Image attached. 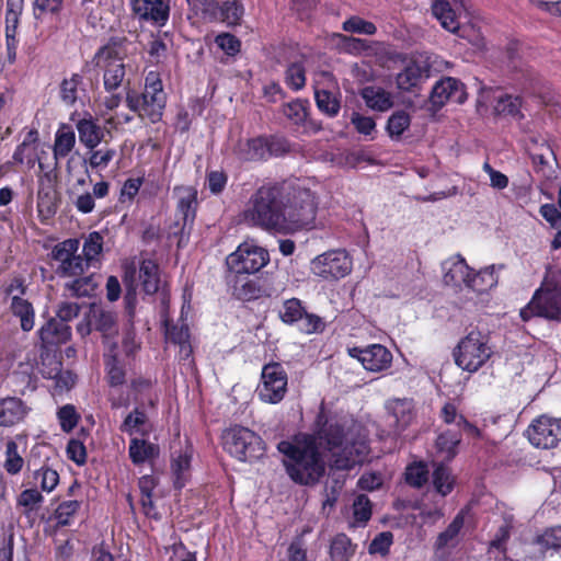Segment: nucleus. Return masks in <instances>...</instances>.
<instances>
[{
  "label": "nucleus",
  "instance_id": "ea45409f",
  "mask_svg": "<svg viewBox=\"0 0 561 561\" xmlns=\"http://www.w3.org/2000/svg\"><path fill=\"white\" fill-rule=\"evenodd\" d=\"M462 431L448 428L442 432L435 442L437 451L444 455L446 460H451L458 454V446L462 439Z\"/></svg>",
  "mask_w": 561,
  "mask_h": 561
},
{
  "label": "nucleus",
  "instance_id": "bf43d9fd",
  "mask_svg": "<svg viewBox=\"0 0 561 561\" xmlns=\"http://www.w3.org/2000/svg\"><path fill=\"white\" fill-rule=\"evenodd\" d=\"M410 124V115L405 111H397L388 118L386 130L391 139L398 140Z\"/></svg>",
  "mask_w": 561,
  "mask_h": 561
},
{
  "label": "nucleus",
  "instance_id": "b1692460",
  "mask_svg": "<svg viewBox=\"0 0 561 561\" xmlns=\"http://www.w3.org/2000/svg\"><path fill=\"white\" fill-rule=\"evenodd\" d=\"M439 417L445 424L455 425L454 430L462 431L469 438L479 439L482 436L481 430L469 422L465 415L458 413L457 407L453 402H446L443 405Z\"/></svg>",
  "mask_w": 561,
  "mask_h": 561
},
{
  "label": "nucleus",
  "instance_id": "4c0bfd02",
  "mask_svg": "<svg viewBox=\"0 0 561 561\" xmlns=\"http://www.w3.org/2000/svg\"><path fill=\"white\" fill-rule=\"evenodd\" d=\"M93 321V329L101 333L104 339L113 337L118 333L116 316L110 310L95 308L90 311Z\"/></svg>",
  "mask_w": 561,
  "mask_h": 561
},
{
  "label": "nucleus",
  "instance_id": "6e6552de",
  "mask_svg": "<svg viewBox=\"0 0 561 561\" xmlns=\"http://www.w3.org/2000/svg\"><path fill=\"white\" fill-rule=\"evenodd\" d=\"M226 284L231 297L241 302L271 298L275 291L267 278L256 274L228 272Z\"/></svg>",
  "mask_w": 561,
  "mask_h": 561
},
{
  "label": "nucleus",
  "instance_id": "6e6d98bb",
  "mask_svg": "<svg viewBox=\"0 0 561 561\" xmlns=\"http://www.w3.org/2000/svg\"><path fill=\"white\" fill-rule=\"evenodd\" d=\"M39 173L37 175V190L58 191V162L54 160L53 165L38 161Z\"/></svg>",
  "mask_w": 561,
  "mask_h": 561
},
{
  "label": "nucleus",
  "instance_id": "4d7b16f0",
  "mask_svg": "<svg viewBox=\"0 0 561 561\" xmlns=\"http://www.w3.org/2000/svg\"><path fill=\"white\" fill-rule=\"evenodd\" d=\"M496 276L493 270L484 268L479 272L472 270L468 288L478 294H483L496 284Z\"/></svg>",
  "mask_w": 561,
  "mask_h": 561
},
{
  "label": "nucleus",
  "instance_id": "a211bd4d",
  "mask_svg": "<svg viewBox=\"0 0 561 561\" xmlns=\"http://www.w3.org/2000/svg\"><path fill=\"white\" fill-rule=\"evenodd\" d=\"M467 100L465 84L453 77H446L435 83L430 101L436 108L443 107L448 102L462 104Z\"/></svg>",
  "mask_w": 561,
  "mask_h": 561
},
{
  "label": "nucleus",
  "instance_id": "69168bd1",
  "mask_svg": "<svg viewBox=\"0 0 561 561\" xmlns=\"http://www.w3.org/2000/svg\"><path fill=\"white\" fill-rule=\"evenodd\" d=\"M43 502H44V496L35 488H30V489L23 490L16 499V505L24 507L25 514H28L31 512L38 510V507L41 506V504Z\"/></svg>",
  "mask_w": 561,
  "mask_h": 561
},
{
  "label": "nucleus",
  "instance_id": "0e129e2a",
  "mask_svg": "<svg viewBox=\"0 0 561 561\" xmlns=\"http://www.w3.org/2000/svg\"><path fill=\"white\" fill-rule=\"evenodd\" d=\"M96 283L93 275L78 277L70 284H67L68 289L72 296L76 297H91L96 289Z\"/></svg>",
  "mask_w": 561,
  "mask_h": 561
},
{
  "label": "nucleus",
  "instance_id": "5701e85b",
  "mask_svg": "<svg viewBox=\"0 0 561 561\" xmlns=\"http://www.w3.org/2000/svg\"><path fill=\"white\" fill-rule=\"evenodd\" d=\"M30 408L18 397L0 399V427H12L24 421Z\"/></svg>",
  "mask_w": 561,
  "mask_h": 561
},
{
  "label": "nucleus",
  "instance_id": "c756f323",
  "mask_svg": "<svg viewBox=\"0 0 561 561\" xmlns=\"http://www.w3.org/2000/svg\"><path fill=\"white\" fill-rule=\"evenodd\" d=\"M139 280L147 295H154L160 288V266L152 259H142L139 262Z\"/></svg>",
  "mask_w": 561,
  "mask_h": 561
},
{
  "label": "nucleus",
  "instance_id": "ddd939ff",
  "mask_svg": "<svg viewBox=\"0 0 561 561\" xmlns=\"http://www.w3.org/2000/svg\"><path fill=\"white\" fill-rule=\"evenodd\" d=\"M49 447L45 444H36L32 447L27 457V468H33V478L39 482L41 490L51 492L59 483V473L48 465V456L45 450Z\"/></svg>",
  "mask_w": 561,
  "mask_h": 561
},
{
  "label": "nucleus",
  "instance_id": "58836bf2",
  "mask_svg": "<svg viewBox=\"0 0 561 561\" xmlns=\"http://www.w3.org/2000/svg\"><path fill=\"white\" fill-rule=\"evenodd\" d=\"M432 483L437 494L445 497L449 495L456 486V477L451 469L445 463H437L432 473Z\"/></svg>",
  "mask_w": 561,
  "mask_h": 561
},
{
  "label": "nucleus",
  "instance_id": "680f3d73",
  "mask_svg": "<svg viewBox=\"0 0 561 561\" xmlns=\"http://www.w3.org/2000/svg\"><path fill=\"white\" fill-rule=\"evenodd\" d=\"M24 459L18 451V444L10 439L5 444V459L3 463V468L5 471L11 474H18L24 466Z\"/></svg>",
  "mask_w": 561,
  "mask_h": 561
},
{
  "label": "nucleus",
  "instance_id": "4be33fe9",
  "mask_svg": "<svg viewBox=\"0 0 561 561\" xmlns=\"http://www.w3.org/2000/svg\"><path fill=\"white\" fill-rule=\"evenodd\" d=\"M465 526V513L460 511L453 518L449 525L438 534L433 548L436 556L443 557L446 549H454L459 543V535Z\"/></svg>",
  "mask_w": 561,
  "mask_h": 561
},
{
  "label": "nucleus",
  "instance_id": "f03ea898",
  "mask_svg": "<svg viewBox=\"0 0 561 561\" xmlns=\"http://www.w3.org/2000/svg\"><path fill=\"white\" fill-rule=\"evenodd\" d=\"M290 194L287 181H268L259 186L250 196L244 219L265 231H282L285 204Z\"/></svg>",
  "mask_w": 561,
  "mask_h": 561
},
{
  "label": "nucleus",
  "instance_id": "09e8293b",
  "mask_svg": "<svg viewBox=\"0 0 561 561\" xmlns=\"http://www.w3.org/2000/svg\"><path fill=\"white\" fill-rule=\"evenodd\" d=\"M104 238L99 231H92L83 242L82 253L85 260V265H94L99 262L100 255L103 252Z\"/></svg>",
  "mask_w": 561,
  "mask_h": 561
},
{
  "label": "nucleus",
  "instance_id": "9b49d317",
  "mask_svg": "<svg viewBox=\"0 0 561 561\" xmlns=\"http://www.w3.org/2000/svg\"><path fill=\"white\" fill-rule=\"evenodd\" d=\"M529 443L539 449H552L561 443V417L541 414L525 431Z\"/></svg>",
  "mask_w": 561,
  "mask_h": 561
},
{
  "label": "nucleus",
  "instance_id": "f257e3e1",
  "mask_svg": "<svg viewBox=\"0 0 561 561\" xmlns=\"http://www.w3.org/2000/svg\"><path fill=\"white\" fill-rule=\"evenodd\" d=\"M320 447L331 453V467L351 470L365 461L369 446L355 425L342 417H327L320 412L314 421L313 433H299L290 440L277 444L283 455V466L293 482L314 485L325 474V462Z\"/></svg>",
  "mask_w": 561,
  "mask_h": 561
},
{
  "label": "nucleus",
  "instance_id": "cd10ccee",
  "mask_svg": "<svg viewBox=\"0 0 561 561\" xmlns=\"http://www.w3.org/2000/svg\"><path fill=\"white\" fill-rule=\"evenodd\" d=\"M76 127L79 140L87 149H94L99 147L104 139V128L91 116L79 119Z\"/></svg>",
  "mask_w": 561,
  "mask_h": 561
},
{
  "label": "nucleus",
  "instance_id": "de8ad7c7",
  "mask_svg": "<svg viewBox=\"0 0 561 561\" xmlns=\"http://www.w3.org/2000/svg\"><path fill=\"white\" fill-rule=\"evenodd\" d=\"M304 60L289 62L285 70V83L291 91H300L306 87L307 76Z\"/></svg>",
  "mask_w": 561,
  "mask_h": 561
},
{
  "label": "nucleus",
  "instance_id": "bb28decb",
  "mask_svg": "<svg viewBox=\"0 0 561 561\" xmlns=\"http://www.w3.org/2000/svg\"><path fill=\"white\" fill-rule=\"evenodd\" d=\"M38 141V131L36 129H30L23 141L16 146L12 159L16 164H25L27 170L35 167L36 162L41 161L37 151L36 144Z\"/></svg>",
  "mask_w": 561,
  "mask_h": 561
},
{
  "label": "nucleus",
  "instance_id": "864d4df0",
  "mask_svg": "<svg viewBox=\"0 0 561 561\" xmlns=\"http://www.w3.org/2000/svg\"><path fill=\"white\" fill-rule=\"evenodd\" d=\"M88 158L84 160L85 163L92 170H104L108 167L111 161L116 157L117 151L114 148L103 147V148H94L88 149Z\"/></svg>",
  "mask_w": 561,
  "mask_h": 561
},
{
  "label": "nucleus",
  "instance_id": "39448f33",
  "mask_svg": "<svg viewBox=\"0 0 561 561\" xmlns=\"http://www.w3.org/2000/svg\"><path fill=\"white\" fill-rule=\"evenodd\" d=\"M222 447L231 457L241 462H254L263 458L266 444L254 431L232 425L221 434Z\"/></svg>",
  "mask_w": 561,
  "mask_h": 561
},
{
  "label": "nucleus",
  "instance_id": "c85d7f7f",
  "mask_svg": "<svg viewBox=\"0 0 561 561\" xmlns=\"http://www.w3.org/2000/svg\"><path fill=\"white\" fill-rule=\"evenodd\" d=\"M159 446L148 442L145 437H133L129 440L128 456L135 466L154 460L159 456Z\"/></svg>",
  "mask_w": 561,
  "mask_h": 561
},
{
  "label": "nucleus",
  "instance_id": "473e14b6",
  "mask_svg": "<svg viewBox=\"0 0 561 561\" xmlns=\"http://www.w3.org/2000/svg\"><path fill=\"white\" fill-rule=\"evenodd\" d=\"M76 146V134L68 124H61L56 134L53 146L54 160L59 161L66 158Z\"/></svg>",
  "mask_w": 561,
  "mask_h": 561
},
{
  "label": "nucleus",
  "instance_id": "6ab92c4d",
  "mask_svg": "<svg viewBox=\"0 0 561 561\" xmlns=\"http://www.w3.org/2000/svg\"><path fill=\"white\" fill-rule=\"evenodd\" d=\"M462 8L461 0H433L431 5L432 14L442 27L455 34L460 28L459 14Z\"/></svg>",
  "mask_w": 561,
  "mask_h": 561
},
{
  "label": "nucleus",
  "instance_id": "f3484780",
  "mask_svg": "<svg viewBox=\"0 0 561 561\" xmlns=\"http://www.w3.org/2000/svg\"><path fill=\"white\" fill-rule=\"evenodd\" d=\"M561 549V527H550L537 535L525 548V561H543L549 551Z\"/></svg>",
  "mask_w": 561,
  "mask_h": 561
},
{
  "label": "nucleus",
  "instance_id": "e433bc0d",
  "mask_svg": "<svg viewBox=\"0 0 561 561\" xmlns=\"http://www.w3.org/2000/svg\"><path fill=\"white\" fill-rule=\"evenodd\" d=\"M360 96L374 111L386 112L393 105L391 94L380 87L367 85L362 89Z\"/></svg>",
  "mask_w": 561,
  "mask_h": 561
},
{
  "label": "nucleus",
  "instance_id": "2eb2a0df",
  "mask_svg": "<svg viewBox=\"0 0 561 561\" xmlns=\"http://www.w3.org/2000/svg\"><path fill=\"white\" fill-rule=\"evenodd\" d=\"M347 354L357 359L367 371L380 373L388 369L392 363L391 352L381 344H370L366 347L353 346Z\"/></svg>",
  "mask_w": 561,
  "mask_h": 561
},
{
  "label": "nucleus",
  "instance_id": "13d9d810",
  "mask_svg": "<svg viewBox=\"0 0 561 561\" xmlns=\"http://www.w3.org/2000/svg\"><path fill=\"white\" fill-rule=\"evenodd\" d=\"M106 378L110 387L122 386L126 379L124 364L116 354L105 357Z\"/></svg>",
  "mask_w": 561,
  "mask_h": 561
},
{
  "label": "nucleus",
  "instance_id": "c9c22d12",
  "mask_svg": "<svg viewBox=\"0 0 561 561\" xmlns=\"http://www.w3.org/2000/svg\"><path fill=\"white\" fill-rule=\"evenodd\" d=\"M472 274V268L467 264L466 260L458 255L455 260L450 261L449 267L444 274V282L447 285L460 287L465 285L468 288V283Z\"/></svg>",
  "mask_w": 561,
  "mask_h": 561
},
{
  "label": "nucleus",
  "instance_id": "aec40b11",
  "mask_svg": "<svg viewBox=\"0 0 561 561\" xmlns=\"http://www.w3.org/2000/svg\"><path fill=\"white\" fill-rule=\"evenodd\" d=\"M127 43L128 39L125 36H111L98 48L92 61L95 66L125 62Z\"/></svg>",
  "mask_w": 561,
  "mask_h": 561
},
{
  "label": "nucleus",
  "instance_id": "f704fd0d",
  "mask_svg": "<svg viewBox=\"0 0 561 561\" xmlns=\"http://www.w3.org/2000/svg\"><path fill=\"white\" fill-rule=\"evenodd\" d=\"M148 421L146 411L136 407L125 416L119 425V431L130 436L139 434L141 437H146L150 434V428H146Z\"/></svg>",
  "mask_w": 561,
  "mask_h": 561
},
{
  "label": "nucleus",
  "instance_id": "8fccbe9b",
  "mask_svg": "<svg viewBox=\"0 0 561 561\" xmlns=\"http://www.w3.org/2000/svg\"><path fill=\"white\" fill-rule=\"evenodd\" d=\"M220 21L228 26L240 25L244 7L240 0H227L218 7Z\"/></svg>",
  "mask_w": 561,
  "mask_h": 561
},
{
  "label": "nucleus",
  "instance_id": "c03bdc74",
  "mask_svg": "<svg viewBox=\"0 0 561 561\" xmlns=\"http://www.w3.org/2000/svg\"><path fill=\"white\" fill-rule=\"evenodd\" d=\"M403 476L404 481L409 486L421 489L428 482V466L423 460L413 461L405 467Z\"/></svg>",
  "mask_w": 561,
  "mask_h": 561
},
{
  "label": "nucleus",
  "instance_id": "3c124183",
  "mask_svg": "<svg viewBox=\"0 0 561 561\" xmlns=\"http://www.w3.org/2000/svg\"><path fill=\"white\" fill-rule=\"evenodd\" d=\"M522 104V96L505 93L497 98L494 113L500 116L523 117L520 113Z\"/></svg>",
  "mask_w": 561,
  "mask_h": 561
},
{
  "label": "nucleus",
  "instance_id": "5fc2aeb1",
  "mask_svg": "<svg viewBox=\"0 0 561 561\" xmlns=\"http://www.w3.org/2000/svg\"><path fill=\"white\" fill-rule=\"evenodd\" d=\"M305 307L302 301L298 298H289L283 302L282 309L278 312L282 322L288 325H294L299 322L304 316Z\"/></svg>",
  "mask_w": 561,
  "mask_h": 561
},
{
  "label": "nucleus",
  "instance_id": "e2e57ef3",
  "mask_svg": "<svg viewBox=\"0 0 561 561\" xmlns=\"http://www.w3.org/2000/svg\"><path fill=\"white\" fill-rule=\"evenodd\" d=\"M57 420L61 431L70 433L77 427L81 420V415L73 404L68 403L57 410Z\"/></svg>",
  "mask_w": 561,
  "mask_h": 561
},
{
  "label": "nucleus",
  "instance_id": "a18cd8bd",
  "mask_svg": "<svg viewBox=\"0 0 561 561\" xmlns=\"http://www.w3.org/2000/svg\"><path fill=\"white\" fill-rule=\"evenodd\" d=\"M355 548L352 543L351 538L340 533L335 535L330 543V558L332 561H348V559L355 553Z\"/></svg>",
  "mask_w": 561,
  "mask_h": 561
},
{
  "label": "nucleus",
  "instance_id": "f8f14e48",
  "mask_svg": "<svg viewBox=\"0 0 561 561\" xmlns=\"http://www.w3.org/2000/svg\"><path fill=\"white\" fill-rule=\"evenodd\" d=\"M353 263L345 250H332L312 261V272L323 279L343 278L352 272Z\"/></svg>",
  "mask_w": 561,
  "mask_h": 561
},
{
  "label": "nucleus",
  "instance_id": "0eeeda50",
  "mask_svg": "<svg viewBox=\"0 0 561 561\" xmlns=\"http://www.w3.org/2000/svg\"><path fill=\"white\" fill-rule=\"evenodd\" d=\"M519 317L524 322L541 318L561 323V285L557 283L542 284L534 291L527 305L520 309Z\"/></svg>",
  "mask_w": 561,
  "mask_h": 561
},
{
  "label": "nucleus",
  "instance_id": "7c9ffc66",
  "mask_svg": "<svg viewBox=\"0 0 561 561\" xmlns=\"http://www.w3.org/2000/svg\"><path fill=\"white\" fill-rule=\"evenodd\" d=\"M193 457L192 446H187L185 450L173 457L171 460V472L173 477V486L182 490L190 479V469Z\"/></svg>",
  "mask_w": 561,
  "mask_h": 561
},
{
  "label": "nucleus",
  "instance_id": "a878e982",
  "mask_svg": "<svg viewBox=\"0 0 561 561\" xmlns=\"http://www.w3.org/2000/svg\"><path fill=\"white\" fill-rule=\"evenodd\" d=\"M233 152L242 162H264L267 161L265 152V137L263 135L239 141Z\"/></svg>",
  "mask_w": 561,
  "mask_h": 561
},
{
  "label": "nucleus",
  "instance_id": "1a4fd4ad",
  "mask_svg": "<svg viewBox=\"0 0 561 561\" xmlns=\"http://www.w3.org/2000/svg\"><path fill=\"white\" fill-rule=\"evenodd\" d=\"M288 391V376L280 363L270 362L261 371V379L256 387L260 401L268 404L282 402Z\"/></svg>",
  "mask_w": 561,
  "mask_h": 561
},
{
  "label": "nucleus",
  "instance_id": "9d476101",
  "mask_svg": "<svg viewBox=\"0 0 561 561\" xmlns=\"http://www.w3.org/2000/svg\"><path fill=\"white\" fill-rule=\"evenodd\" d=\"M268 262L267 250L250 242H243L227 256L226 266L228 272L257 275Z\"/></svg>",
  "mask_w": 561,
  "mask_h": 561
},
{
  "label": "nucleus",
  "instance_id": "423d86ee",
  "mask_svg": "<svg viewBox=\"0 0 561 561\" xmlns=\"http://www.w3.org/2000/svg\"><path fill=\"white\" fill-rule=\"evenodd\" d=\"M493 354L490 336L478 329L469 331L453 350L455 364L465 371L476 373Z\"/></svg>",
  "mask_w": 561,
  "mask_h": 561
},
{
  "label": "nucleus",
  "instance_id": "7ed1b4c3",
  "mask_svg": "<svg viewBox=\"0 0 561 561\" xmlns=\"http://www.w3.org/2000/svg\"><path fill=\"white\" fill-rule=\"evenodd\" d=\"M125 103L140 119H148L151 124L159 123L167 104V94L159 73L150 71L146 76L144 92L128 89Z\"/></svg>",
  "mask_w": 561,
  "mask_h": 561
},
{
  "label": "nucleus",
  "instance_id": "a19ab883",
  "mask_svg": "<svg viewBox=\"0 0 561 561\" xmlns=\"http://www.w3.org/2000/svg\"><path fill=\"white\" fill-rule=\"evenodd\" d=\"M314 101L318 110L325 116L336 117L341 110V94L327 89H314Z\"/></svg>",
  "mask_w": 561,
  "mask_h": 561
},
{
  "label": "nucleus",
  "instance_id": "774afa93",
  "mask_svg": "<svg viewBox=\"0 0 561 561\" xmlns=\"http://www.w3.org/2000/svg\"><path fill=\"white\" fill-rule=\"evenodd\" d=\"M215 44L229 57H236L241 51L242 45L236 35L228 32L216 35Z\"/></svg>",
  "mask_w": 561,
  "mask_h": 561
},
{
  "label": "nucleus",
  "instance_id": "72a5a7b5",
  "mask_svg": "<svg viewBox=\"0 0 561 561\" xmlns=\"http://www.w3.org/2000/svg\"><path fill=\"white\" fill-rule=\"evenodd\" d=\"M37 213L42 224H47L51 218L55 217L60 203V196L58 191H44L37 190Z\"/></svg>",
  "mask_w": 561,
  "mask_h": 561
},
{
  "label": "nucleus",
  "instance_id": "49530a36",
  "mask_svg": "<svg viewBox=\"0 0 561 561\" xmlns=\"http://www.w3.org/2000/svg\"><path fill=\"white\" fill-rule=\"evenodd\" d=\"M83 77L79 73H72L70 78H65L59 85V98L68 106L76 104L79 90L82 88Z\"/></svg>",
  "mask_w": 561,
  "mask_h": 561
},
{
  "label": "nucleus",
  "instance_id": "603ef678",
  "mask_svg": "<svg viewBox=\"0 0 561 561\" xmlns=\"http://www.w3.org/2000/svg\"><path fill=\"white\" fill-rule=\"evenodd\" d=\"M80 508L81 502L77 500H67L59 503L53 513L57 527L70 526Z\"/></svg>",
  "mask_w": 561,
  "mask_h": 561
},
{
  "label": "nucleus",
  "instance_id": "412c9836",
  "mask_svg": "<svg viewBox=\"0 0 561 561\" xmlns=\"http://www.w3.org/2000/svg\"><path fill=\"white\" fill-rule=\"evenodd\" d=\"M38 336L44 348L60 346L71 339V328L68 323L50 318L38 330Z\"/></svg>",
  "mask_w": 561,
  "mask_h": 561
},
{
  "label": "nucleus",
  "instance_id": "052dcab7",
  "mask_svg": "<svg viewBox=\"0 0 561 561\" xmlns=\"http://www.w3.org/2000/svg\"><path fill=\"white\" fill-rule=\"evenodd\" d=\"M285 116L297 126H305L308 121V101L297 99L285 105Z\"/></svg>",
  "mask_w": 561,
  "mask_h": 561
},
{
  "label": "nucleus",
  "instance_id": "393cba45",
  "mask_svg": "<svg viewBox=\"0 0 561 561\" xmlns=\"http://www.w3.org/2000/svg\"><path fill=\"white\" fill-rule=\"evenodd\" d=\"M175 191L181 192L175 207V217L184 220L183 226H193L198 207V192L193 186L175 187Z\"/></svg>",
  "mask_w": 561,
  "mask_h": 561
},
{
  "label": "nucleus",
  "instance_id": "37998d69",
  "mask_svg": "<svg viewBox=\"0 0 561 561\" xmlns=\"http://www.w3.org/2000/svg\"><path fill=\"white\" fill-rule=\"evenodd\" d=\"M90 433L87 428L82 427L77 437L69 439L66 454L69 460L73 461L77 466H83L87 462L88 453L84 440L89 437Z\"/></svg>",
  "mask_w": 561,
  "mask_h": 561
},
{
  "label": "nucleus",
  "instance_id": "dca6fc26",
  "mask_svg": "<svg viewBox=\"0 0 561 561\" xmlns=\"http://www.w3.org/2000/svg\"><path fill=\"white\" fill-rule=\"evenodd\" d=\"M129 5L139 21L158 27L165 26L170 19V0H130Z\"/></svg>",
  "mask_w": 561,
  "mask_h": 561
},
{
  "label": "nucleus",
  "instance_id": "79ce46f5",
  "mask_svg": "<svg viewBox=\"0 0 561 561\" xmlns=\"http://www.w3.org/2000/svg\"><path fill=\"white\" fill-rule=\"evenodd\" d=\"M423 67L415 60H411L397 75V88L401 91L410 92L419 85L423 75Z\"/></svg>",
  "mask_w": 561,
  "mask_h": 561
},
{
  "label": "nucleus",
  "instance_id": "2f4dec72",
  "mask_svg": "<svg viewBox=\"0 0 561 561\" xmlns=\"http://www.w3.org/2000/svg\"><path fill=\"white\" fill-rule=\"evenodd\" d=\"M10 312L20 320V327L24 332L33 330L35 324V310L33 304L21 296H12Z\"/></svg>",
  "mask_w": 561,
  "mask_h": 561
},
{
  "label": "nucleus",
  "instance_id": "4468645a",
  "mask_svg": "<svg viewBox=\"0 0 561 561\" xmlns=\"http://www.w3.org/2000/svg\"><path fill=\"white\" fill-rule=\"evenodd\" d=\"M102 72L103 88L110 95L103 100V105L108 111L116 110L122 103V94L118 90L125 85H129V80L126 79V64H112L104 66H96Z\"/></svg>",
  "mask_w": 561,
  "mask_h": 561
},
{
  "label": "nucleus",
  "instance_id": "338daca9",
  "mask_svg": "<svg viewBox=\"0 0 561 561\" xmlns=\"http://www.w3.org/2000/svg\"><path fill=\"white\" fill-rule=\"evenodd\" d=\"M342 30L348 33L374 35L377 27L373 22L366 21L357 15H352L342 24Z\"/></svg>",
  "mask_w": 561,
  "mask_h": 561
},
{
  "label": "nucleus",
  "instance_id": "20e7f679",
  "mask_svg": "<svg viewBox=\"0 0 561 561\" xmlns=\"http://www.w3.org/2000/svg\"><path fill=\"white\" fill-rule=\"evenodd\" d=\"M318 213L316 194L305 187L294 186L290 183V194L285 204L284 221L280 232H296L312 229Z\"/></svg>",
  "mask_w": 561,
  "mask_h": 561
}]
</instances>
